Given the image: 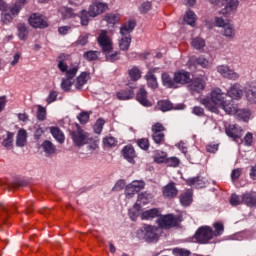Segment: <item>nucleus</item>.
Here are the masks:
<instances>
[{
  "label": "nucleus",
  "mask_w": 256,
  "mask_h": 256,
  "mask_svg": "<svg viewBox=\"0 0 256 256\" xmlns=\"http://www.w3.org/2000/svg\"><path fill=\"white\" fill-rule=\"evenodd\" d=\"M226 97L227 93L223 92L221 88H213L210 97L203 98L200 103L212 113H219V106L227 115H231L233 113V108L231 107V104L227 103V100H225Z\"/></svg>",
  "instance_id": "f257e3e1"
},
{
  "label": "nucleus",
  "mask_w": 256,
  "mask_h": 256,
  "mask_svg": "<svg viewBox=\"0 0 256 256\" xmlns=\"http://www.w3.org/2000/svg\"><path fill=\"white\" fill-rule=\"evenodd\" d=\"M135 29V21L131 20L120 28L121 39L119 40V47L121 51H129L131 47V33Z\"/></svg>",
  "instance_id": "f03ea898"
},
{
  "label": "nucleus",
  "mask_w": 256,
  "mask_h": 256,
  "mask_svg": "<svg viewBox=\"0 0 256 256\" xmlns=\"http://www.w3.org/2000/svg\"><path fill=\"white\" fill-rule=\"evenodd\" d=\"M79 71V63H72L68 70L65 71L66 78L62 79L61 88L63 91H71L73 83H75V77Z\"/></svg>",
  "instance_id": "7ed1b4c3"
},
{
  "label": "nucleus",
  "mask_w": 256,
  "mask_h": 256,
  "mask_svg": "<svg viewBox=\"0 0 256 256\" xmlns=\"http://www.w3.org/2000/svg\"><path fill=\"white\" fill-rule=\"evenodd\" d=\"M70 135L75 147H83V145H89L93 141L89 133L81 129L79 125H77V130L72 131Z\"/></svg>",
  "instance_id": "20e7f679"
},
{
  "label": "nucleus",
  "mask_w": 256,
  "mask_h": 256,
  "mask_svg": "<svg viewBox=\"0 0 256 256\" xmlns=\"http://www.w3.org/2000/svg\"><path fill=\"white\" fill-rule=\"evenodd\" d=\"M137 237L138 239H145L148 243H153L159 239V234H157L156 227L148 225L137 231Z\"/></svg>",
  "instance_id": "39448f33"
},
{
  "label": "nucleus",
  "mask_w": 256,
  "mask_h": 256,
  "mask_svg": "<svg viewBox=\"0 0 256 256\" xmlns=\"http://www.w3.org/2000/svg\"><path fill=\"white\" fill-rule=\"evenodd\" d=\"M194 239H196L197 243L207 245L213 239V229L209 226H201L196 231Z\"/></svg>",
  "instance_id": "423d86ee"
},
{
  "label": "nucleus",
  "mask_w": 256,
  "mask_h": 256,
  "mask_svg": "<svg viewBox=\"0 0 256 256\" xmlns=\"http://www.w3.org/2000/svg\"><path fill=\"white\" fill-rule=\"evenodd\" d=\"M152 139L156 145H163L165 143V126L160 122L155 123L151 127Z\"/></svg>",
  "instance_id": "0eeeda50"
},
{
  "label": "nucleus",
  "mask_w": 256,
  "mask_h": 256,
  "mask_svg": "<svg viewBox=\"0 0 256 256\" xmlns=\"http://www.w3.org/2000/svg\"><path fill=\"white\" fill-rule=\"evenodd\" d=\"M109 10V5L103 0H93L92 4L89 6V14L90 17H97L98 15H101L102 13H105V11Z\"/></svg>",
  "instance_id": "6e6552de"
},
{
  "label": "nucleus",
  "mask_w": 256,
  "mask_h": 256,
  "mask_svg": "<svg viewBox=\"0 0 256 256\" xmlns=\"http://www.w3.org/2000/svg\"><path fill=\"white\" fill-rule=\"evenodd\" d=\"M97 42L102 49V52L113 51V40L107 34V30H101L97 38Z\"/></svg>",
  "instance_id": "1a4fd4ad"
},
{
  "label": "nucleus",
  "mask_w": 256,
  "mask_h": 256,
  "mask_svg": "<svg viewBox=\"0 0 256 256\" xmlns=\"http://www.w3.org/2000/svg\"><path fill=\"white\" fill-rule=\"evenodd\" d=\"M159 227L162 229H171V227H177L179 225V217L173 214L162 216L158 219Z\"/></svg>",
  "instance_id": "9d476101"
},
{
  "label": "nucleus",
  "mask_w": 256,
  "mask_h": 256,
  "mask_svg": "<svg viewBox=\"0 0 256 256\" xmlns=\"http://www.w3.org/2000/svg\"><path fill=\"white\" fill-rule=\"evenodd\" d=\"M217 72L224 77V79H229L230 81H238V79L241 77L239 73L225 64L217 66Z\"/></svg>",
  "instance_id": "9b49d317"
},
{
  "label": "nucleus",
  "mask_w": 256,
  "mask_h": 256,
  "mask_svg": "<svg viewBox=\"0 0 256 256\" xmlns=\"http://www.w3.org/2000/svg\"><path fill=\"white\" fill-rule=\"evenodd\" d=\"M225 6L222 10H220L219 15H224V17H229V15H233L234 12L237 11L239 7V0H223Z\"/></svg>",
  "instance_id": "f8f14e48"
},
{
  "label": "nucleus",
  "mask_w": 256,
  "mask_h": 256,
  "mask_svg": "<svg viewBox=\"0 0 256 256\" xmlns=\"http://www.w3.org/2000/svg\"><path fill=\"white\" fill-rule=\"evenodd\" d=\"M28 21L31 27H34V29H45L46 27H49L47 20H45V18L39 14H32Z\"/></svg>",
  "instance_id": "ddd939ff"
},
{
  "label": "nucleus",
  "mask_w": 256,
  "mask_h": 256,
  "mask_svg": "<svg viewBox=\"0 0 256 256\" xmlns=\"http://www.w3.org/2000/svg\"><path fill=\"white\" fill-rule=\"evenodd\" d=\"M243 86L239 83H234L228 90L226 95L230 97L231 99H235L236 101H239L241 97H243Z\"/></svg>",
  "instance_id": "4468645a"
},
{
  "label": "nucleus",
  "mask_w": 256,
  "mask_h": 256,
  "mask_svg": "<svg viewBox=\"0 0 256 256\" xmlns=\"http://www.w3.org/2000/svg\"><path fill=\"white\" fill-rule=\"evenodd\" d=\"M205 85L204 78H194L188 85V89L192 93H201V91L205 90Z\"/></svg>",
  "instance_id": "2eb2a0df"
},
{
  "label": "nucleus",
  "mask_w": 256,
  "mask_h": 256,
  "mask_svg": "<svg viewBox=\"0 0 256 256\" xmlns=\"http://www.w3.org/2000/svg\"><path fill=\"white\" fill-rule=\"evenodd\" d=\"M225 133L228 137H231V139L234 140L243 137V129H241L237 124L226 127Z\"/></svg>",
  "instance_id": "dca6fc26"
},
{
  "label": "nucleus",
  "mask_w": 256,
  "mask_h": 256,
  "mask_svg": "<svg viewBox=\"0 0 256 256\" xmlns=\"http://www.w3.org/2000/svg\"><path fill=\"white\" fill-rule=\"evenodd\" d=\"M174 81L176 85L179 83L180 85H185L191 81V74L185 70L178 71L174 74Z\"/></svg>",
  "instance_id": "f3484780"
},
{
  "label": "nucleus",
  "mask_w": 256,
  "mask_h": 256,
  "mask_svg": "<svg viewBox=\"0 0 256 256\" xmlns=\"http://www.w3.org/2000/svg\"><path fill=\"white\" fill-rule=\"evenodd\" d=\"M58 12L60 13L63 21H65L67 19H75V17H77V13L75 12V10H73V8H70L67 6L60 7L58 9Z\"/></svg>",
  "instance_id": "a211bd4d"
},
{
  "label": "nucleus",
  "mask_w": 256,
  "mask_h": 256,
  "mask_svg": "<svg viewBox=\"0 0 256 256\" xmlns=\"http://www.w3.org/2000/svg\"><path fill=\"white\" fill-rule=\"evenodd\" d=\"M223 37H226V39H235L236 30L235 25H233L231 22H228L221 31Z\"/></svg>",
  "instance_id": "6ab92c4d"
},
{
  "label": "nucleus",
  "mask_w": 256,
  "mask_h": 256,
  "mask_svg": "<svg viewBox=\"0 0 256 256\" xmlns=\"http://www.w3.org/2000/svg\"><path fill=\"white\" fill-rule=\"evenodd\" d=\"M70 59L71 55L69 54H60L57 58L58 69H60L62 73H65V71H69V66L67 65V63H65V61H69Z\"/></svg>",
  "instance_id": "aec40b11"
},
{
  "label": "nucleus",
  "mask_w": 256,
  "mask_h": 256,
  "mask_svg": "<svg viewBox=\"0 0 256 256\" xmlns=\"http://www.w3.org/2000/svg\"><path fill=\"white\" fill-rule=\"evenodd\" d=\"M136 99L141 105H144V107H149L151 105V102L147 99V90H145V87L139 89Z\"/></svg>",
  "instance_id": "412c9836"
},
{
  "label": "nucleus",
  "mask_w": 256,
  "mask_h": 256,
  "mask_svg": "<svg viewBox=\"0 0 256 256\" xmlns=\"http://www.w3.org/2000/svg\"><path fill=\"white\" fill-rule=\"evenodd\" d=\"M246 99L249 103H256V82H251L246 88Z\"/></svg>",
  "instance_id": "4be33fe9"
},
{
  "label": "nucleus",
  "mask_w": 256,
  "mask_h": 256,
  "mask_svg": "<svg viewBox=\"0 0 256 256\" xmlns=\"http://www.w3.org/2000/svg\"><path fill=\"white\" fill-rule=\"evenodd\" d=\"M186 184L189 185V187L194 186L196 189H203V187H205V181L199 176L186 179Z\"/></svg>",
  "instance_id": "5701e85b"
},
{
  "label": "nucleus",
  "mask_w": 256,
  "mask_h": 256,
  "mask_svg": "<svg viewBox=\"0 0 256 256\" xmlns=\"http://www.w3.org/2000/svg\"><path fill=\"white\" fill-rule=\"evenodd\" d=\"M89 81V75L87 72H82L77 78L76 81L74 82V87L78 90L81 91L83 89V85H85Z\"/></svg>",
  "instance_id": "b1692460"
},
{
  "label": "nucleus",
  "mask_w": 256,
  "mask_h": 256,
  "mask_svg": "<svg viewBox=\"0 0 256 256\" xmlns=\"http://www.w3.org/2000/svg\"><path fill=\"white\" fill-rule=\"evenodd\" d=\"M122 154H123V157L126 158L127 161H129V163L134 162L136 154H135V148H133V146L131 145L125 146L122 150Z\"/></svg>",
  "instance_id": "393cba45"
},
{
  "label": "nucleus",
  "mask_w": 256,
  "mask_h": 256,
  "mask_svg": "<svg viewBox=\"0 0 256 256\" xmlns=\"http://www.w3.org/2000/svg\"><path fill=\"white\" fill-rule=\"evenodd\" d=\"M164 197H168L169 199L173 197H177V187H175V183H169L163 188Z\"/></svg>",
  "instance_id": "a878e982"
},
{
  "label": "nucleus",
  "mask_w": 256,
  "mask_h": 256,
  "mask_svg": "<svg viewBox=\"0 0 256 256\" xmlns=\"http://www.w3.org/2000/svg\"><path fill=\"white\" fill-rule=\"evenodd\" d=\"M17 147H25L27 145V130L20 129L16 136Z\"/></svg>",
  "instance_id": "bb28decb"
},
{
  "label": "nucleus",
  "mask_w": 256,
  "mask_h": 256,
  "mask_svg": "<svg viewBox=\"0 0 256 256\" xmlns=\"http://www.w3.org/2000/svg\"><path fill=\"white\" fill-rule=\"evenodd\" d=\"M50 133L58 143H65V134H63V131L59 127H50Z\"/></svg>",
  "instance_id": "cd10ccee"
},
{
  "label": "nucleus",
  "mask_w": 256,
  "mask_h": 256,
  "mask_svg": "<svg viewBox=\"0 0 256 256\" xmlns=\"http://www.w3.org/2000/svg\"><path fill=\"white\" fill-rule=\"evenodd\" d=\"M193 202V192L191 190H188L180 195V203L184 207H189L191 203Z\"/></svg>",
  "instance_id": "c85d7f7f"
},
{
  "label": "nucleus",
  "mask_w": 256,
  "mask_h": 256,
  "mask_svg": "<svg viewBox=\"0 0 256 256\" xmlns=\"http://www.w3.org/2000/svg\"><path fill=\"white\" fill-rule=\"evenodd\" d=\"M161 212L157 208H152L150 210H146L142 213L141 218L146 219V221H151V219H155V217H159Z\"/></svg>",
  "instance_id": "c756f323"
},
{
  "label": "nucleus",
  "mask_w": 256,
  "mask_h": 256,
  "mask_svg": "<svg viewBox=\"0 0 256 256\" xmlns=\"http://www.w3.org/2000/svg\"><path fill=\"white\" fill-rule=\"evenodd\" d=\"M18 37L21 41H25L27 37H29V27H27L24 23H20L17 25Z\"/></svg>",
  "instance_id": "7c9ffc66"
},
{
  "label": "nucleus",
  "mask_w": 256,
  "mask_h": 256,
  "mask_svg": "<svg viewBox=\"0 0 256 256\" xmlns=\"http://www.w3.org/2000/svg\"><path fill=\"white\" fill-rule=\"evenodd\" d=\"M145 79L147 81L148 87H151V89H157V87H159V84L157 83V78L155 77V74H153V71H148Z\"/></svg>",
  "instance_id": "2f4dec72"
},
{
  "label": "nucleus",
  "mask_w": 256,
  "mask_h": 256,
  "mask_svg": "<svg viewBox=\"0 0 256 256\" xmlns=\"http://www.w3.org/2000/svg\"><path fill=\"white\" fill-rule=\"evenodd\" d=\"M162 83L165 87H169L170 89H177V83L175 82V78L172 79L171 76L167 73L162 74Z\"/></svg>",
  "instance_id": "473e14b6"
},
{
  "label": "nucleus",
  "mask_w": 256,
  "mask_h": 256,
  "mask_svg": "<svg viewBox=\"0 0 256 256\" xmlns=\"http://www.w3.org/2000/svg\"><path fill=\"white\" fill-rule=\"evenodd\" d=\"M243 199L248 207H256V194L254 192L243 194Z\"/></svg>",
  "instance_id": "72a5a7b5"
},
{
  "label": "nucleus",
  "mask_w": 256,
  "mask_h": 256,
  "mask_svg": "<svg viewBox=\"0 0 256 256\" xmlns=\"http://www.w3.org/2000/svg\"><path fill=\"white\" fill-rule=\"evenodd\" d=\"M42 149L46 155H53L55 154V151H57V148L55 147V144L49 140H45L42 143Z\"/></svg>",
  "instance_id": "f704fd0d"
},
{
  "label": "nucleus",
  "mask_w": 256,
  "mask_h": 256,
  "mask_svg": "<svg viewBox=\"0 0 256 256\" xmlns=\"http://www.w3.org/2000/svg\"><path fill=\"white\" fill-rule=\"evenodd\" d=\"M100 56L101 52L97 50H88L83 54V57L86 61H97Z\"/></svg>",
  "instance_id": "c9c22d12"
},
{
  "label": "nucleus",
  "mask_w": 256,
  "mask_h": 256,
  "mask_svg": "<svg viewBox=\"0 0 256 256\" xmlns=\"http://www.w3.org/2000/svg\"><path fill=\"white\" fill-rule=\"evenodd\" d=\"M184 21L187 25H191V27H193L195 25V21H197V15L195 12L188 10L184 15Z\"/></svg>",
  "instance_id": "e433bc0d"
},
{
  "label": "nucleus",
  "mask_w": 256,
  "mask_h": 256,
  "mask_svg": "<svg viewBox=\"0 0 256 256\" xmlns=\"http://www.w3.org/2000/svg\"><path fill=\"white\" fill-rule=\"evenodd\" d=\"M131 81H139L141 79V70L134 66L128 71Z\"/></svg>",
  "instance_id": "4c0bfd02"
},
{
  "label": "nucleus",
  "mask_w": 256,
  "mask_h": 256,
  "mask_svg": "<svg viewBox=\"0 0 256 256\" xmlns=\"http://www.w3.org/2000/svg\"><path fill=\"white\" fill-rule=\"evenodd\" d=\"M77 17L80 19V23L83 26L89 25V17H92L91 14L89 13V10H82L80 14H77Z\"/></svg>",
  "instance_id": "58836bf2"
},
{
  "label": "nucleus",
  "mask_w": 256,
  "mask_h": 256,
  "mask_svg": "<svg viewBox=\"0 0 256 256\" xmlns=\"http://www.w3.org/2000/svg\"><path fill=\"white\" fill-rule=\"evenodd\" d=\"M192 61L195 65H200V67H203L204 69H207V67H211V62H209V60H207L203 56H200L198 58H192Z\"/></svg>",
  "instance_id": "ea45409f"
},
{
  "label": "nucleus",
  "mask_w": 256,
  "mask_h": 256,
  "mask_svg": "<svg viewBox=\"0 0 256 256\" xmlns=\"http://www.w3.org/2000/svg\"><path fill=\"white\" fill-rule=\"evenodd\" d=\"M117 98L120 101H127L129 99H133V90H122L117 93Z\"/></svg>",
  "instance_id": "a19ab883"
},
{
  "label": "nucleus",
  "mask_w": 256,
  "mask_h": 256,
  "mask_svg": "<svg viewBox=\"0 0 256 256\" xmlns=\"http://www.w3.org/2000/svg\"><path fill=\"white\" fill-rule=\"evenodd\" d=\"M191 45L194 49L201 51L205 47V39L199 37L193 38Z\"/></svg>",
  "instance_id": "79ce46f5"
},
{
  "label": "nucleus",
  "mask_w": 256,
  "mask_h": 256,
  "mask_svg": "<svg viewBox=\"0 0 256 256\" xmlns=\"http://www.w3.org/2000/svg\"><path fill=\"white\" fill-rule=\"evenodd\" d=\"M213 228V237H221V234L225 231V226L221 222H215Z\"/></svg>",
  "instance_id": "37998d69"
},
{
  "label": "nucleus",
  "mask_w": 256,
  "mask_h": 256,
  "mask_svg": "<svg viewBox=\"0 0 256 256\" xmlns=\"http://www.w3.org/2000/svg\"><path fill=\"white\" fill-rule=\"evenodd\" d=\"M104 55L107 61H110L111 63H113V61H118L119 55H121V52H118V51L113 52V50H110V51L104 52Z\"/></svg>",
  "instance_id": "c03bdc74"
},
{
  "label": "nucleus",
  "mask_w": 256,
  "mask_h": 256,
  "mask_svg": "<svg viewBox=\"0 0 256 256\" xmlns=\"http://www.w3.org/2000/svg\"><path fill=\"white\" fill-rule=\"evenodd\" d=\"M158 109L163 112L171 111L173 109V104H171L168 100H161L158 102Z\"/></svg>",
  "instance_id": "a18cd8bd"
},
{
  "label": "nucleus",
  "mask_w": 256,
  "mask_h": 256,
  "mask_svg": "<svg viewBox=\"0 0 256 256\" xmlns=\"http://www.w3.org/2000/svg\"><path fill=\"white\" fill-rule=\"evenodd\" d=\"M237 117L242 119V121H249V117H251V112L248 109H239L236 111Z\"/></svg>",
  "instance_id": "49530a36"
},
{
  "label": "nucleus",
  "mask_w": 256,
  "mask_h": 256,
  "mask_svg": "<svg viewBox=\"0 0 256 256\" xmlns=\"http://www.w3.org/2000/svg\"><path fill=\"white\" fill-rule=\"evenodd\" d=\"M104 21H107L109 25H115V23L119 22V15L113 13L106 14Z\"/></svg>",
  "instance_id": "de8ad7c7"
},
{
  "label": "nucleus",
  "mask_w": 256,
  "mask_h": 256,
  "mask_svg": "<svg viewBox=\"0 0 256 256\" xmlns=\"http://www.w3.org/2000/svg\"><path fill=\"white\" fill-rule=\"evenodd\" d=\"M241 203H244L243 194L241 196L237 194H232L230 198V205H233V207H237V205H241Z\"/></svg>",
  "instance_id": "09e8293b"
},
{
  "label": "nucleus",
  "mask_w": 256,
  "mask_h": 256,
  "mask_svg": "<svg viewBox=\"0 0 256 256\" xmlns=\"http://www.w3.org/2000/svg\"><path fill=\"white\" fill-rule=\"evenodd\" d=\"M228 23H230L229 20L223 19V17L216 16L214 18L215 27L223 29L226 25H228Z\"/></svg>",
  "instance_id": "8fccbe9b"
},
{
  "label": "nucleus",
  "mask_w": 256,
  "mask_h": 256,
  "mask_svg": "<svg viewBox=\"0 0 256 256\" xmlns=\"http://www.w3.org/2000/svg\"><path fill=\"white\" fill-rule=\"evenodd\" d=\"M37 108H38L37 119L39 121H45V118L47 117V110L45 109V107L41 105H38Z\"/></svg>",
  "instance_id": "3c124183"
},
{
  "label": "nucleus",
  "mask_w": 256,
  "mask_h": 256,
  "mask_svg": "<svg viewBox=\"0 0 256 256\" xmlns=\"http://www.w3.org/2000/svg\"><path fill=\"white\" fill-rule=\"evenodd\" d=\"M141 203L143 205H147V203H149V194L147 193H142L138 195V200L136 205H139V207H141Z\"/></svg>",
  "instance_id": "603ef678"
},
{
  "label": "nucleus",
  "mask_w": 256,
  "mask_h": 256,
  "mask_svg": "<svg viewBox=\"0 0 256 256\" xmlns=\"http://www.w3.org/2000/svg\"><path fill=\"white\" fill-rule=\"evenodd\" d=\"M103 125H105V120L99 118L94 125L95 133L99 135L103 131Z\"/></svg>",
  "instance_id": "864d4df0"
},
{
  "label": "nucleus",
  "mask_w": 256,
  "mask_h": 256,
  "mask_svg": "<svg viewBox=\"0 0 256 256\" xmlns=\"http://www.w3.org/2000/svg\"><path fill=\"white\" fill-rule=\"evenodd\" d=\"M2 145L9 149L13 145V133L8 132L7 138L3 140Z\"/></svg>",
  "instance_id": "5fc2aeb1"
},
{
  "label": "nucleus",
  "mask_w": 256,
  "mask_h": 256,
  "mask_svg": "<svg viewBox=\"0 0 256 256\" xmlns=\"http://www.w3.org/2000/svg\"><path fill=\"white\" fill-rule=\"evenodd\" d=\"M173 253L176 256H189L191 255V251L183 248H174Z\"/></svg>",
  "instance_id": "6e6d98bb"
},
{
  "label": "nucleus",
  "mask_w": 256,
  "mask_h": 256,
  "mask_svg": "<svg viewBox=\"0 0 256 256\" xmlns=\"http://www.w3.org/2000/svg\"><path fill=\"white\" fill-rule=\"evenodd\" d=\"M130 185L132 187H134V190L135 191H141V189H144L145 188V182L143 181H139V180H134L130 183Z\"/></svg>",
  "instance_id": "4d7b16f0"
},
{
  "label": "nucleus",
  "mask_w": 256,
  "mask_h": 256,
  "mask_svg": "<svg viewBox=\"0 0 256 256\" xmlns=\"http://www.w3.org/2000/svg\"><path fill=\"white\" fill-rule=\"evenodd\" d=\"M87 43H89V34H82L76 41V45H81L82 47L87 45Z\"/></svg>",
  "instance_id": "13d9d810"
},
{
  "label": "nucleus",
  "mask_w": 256,
  "mask_h": 256,
  "mask_svg": "<svg viewBox=\"0 0 256 256\" xmlns=\"http://www.w3.org/2000/svg\"><path fill=\"white\" fill-rule=\"evenodd\" d=\"M1 21L4 25H9L13 21V16L7 12L2 13Z\"/></svg>",
  "instance_id": "bf43d9fd"
},
{
  "label": "nucleus",
  "mask_w": 256,
  "mask_h": 256,
  "mask_svg": "<svg viewBox=\"0 0 256 256\" xmlns=\"http://www.w3.org/2000/svg\"><path fill=\"white\" fill-rule=\"evenodd\" d=\"M137 145H138V147H140V149L147 151V149H149V139H147V138L139 139L137 141Z\"/></svg>",
  "instance_id": "052dcab7"
},
{
  "label": "nucleus",
  "mask_w": 256,
  "mask_h": 256,
  "mask_svg": "<svg viewBox=\"0 0 256 256\" xmlns=\"http://www.w3.org/2000/svg\"><path fill=\"white\" fill-rule=\"evenodd\" d=\"M89 115H91L89 112L80 113L78 115V121H80L82 125H85L89 121Z\"/></svg>",
  "instance_id": "680f3d73"
},
{
  "label": "nucleus",
  "mask_w": 256,
  "mask_h": 256,
  "mask_svg": "<svg viewBox=\"0 0 256 256\" xmlns=\"http://www.w3.org/2000/svg\"><path fill=\"white\" fill-rule=\"evenodd\" d=\"M166 165L168 167H179V160L177 157H171L166 159Z\"/></svg>",
  "instance_id": "e2e57ef3"
},
{
  "label": "nucleus",
  "mask_w": 256,
  "mask_h": 256,
  "mask_svg": "<svg viewBox=\"0 0 256 256\" xmlns=\"http://www.w3.org/2000/svg\"><path fill=\"white\" fill-rule=\"evenodd\" d=\"M103 143L105 147H113L117 143V141H115V138L113 136H109L104 138Z\"/></svg>",
  "instance_id": "0e129e2a"
},
{
  "label": "nucleus",
  "mask_w": 256,
  "mask_h": 256,
  "mask_svg": "<svg viewBox=\"0 0 256 256\" xmlns=\"http://www.w3.org/2000/svg\"><path fill=\"white\" fill-rule=\"evenodd\" d=\"M135 193H139L138 190H135L134 187H132L130 184H128L126 186V190H125L126 197L131 198L135 195Z\"/></svg>",
  "instance_id": "69168bd1"
},
{
  "label": "nucleus",
  "mask_w": 256,
  "mask_h": 256,
  "mask_svg": "<svg viewBox=\"0 0 256 256\" xmlns=\"http://www.w3.org/2000/svg\"><path fill=\"white\" fill-rule=\"evenodd\" d=\"M241 169L240 168H237V169H234L231 173V180L233 181V183H235V181H237V179H239V177H241Z\"/></svg>",
  "instance_id": "338daca9"
},
{
  "label": "nucleus",
  "mask_w": 256,
  "mask_h": 256,
  "mask_svg": "<svg viewBox=\"0 0 256 256\" xmlns=\"http://www.w3.org/2000/svg\"><path fill=\"white\" fill-rule=\"evenodd\" d=\"M139 9L141 13H147L151 11V2H144Z\"/></svg>",
  "instance_id": "774afa93"
}]
</instances>
